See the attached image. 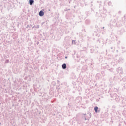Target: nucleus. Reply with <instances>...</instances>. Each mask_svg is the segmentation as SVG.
Instances as JSON below:
<instances>
[{"label": "nucleus", "instance_id": "7ed1b4c3", "mask_svg": "<svg viewBox=\"0 0 126 126\" xmlns=\"http://www.w3.org/2000/svg\"><path fill=\"white\" fill-rule=\"evenodd\" d=\"M30 5H32L33 3H34V0H30L29 1Z\"/></svg>", "mask_w": 126, "mask_h": 126}, {"label": "nucleus", "instance_id": "f257e3e1", "mask_svg": "<svg viewBox=\"0 0 126 126\" xmlns=\"http://www.w3.org/2000/svg\"><path fill=\"white\" fill-rule=\"evenodd\" d=\"M39 14L40 16H44V12L43 11H40Z\"/></svg>", "mask_w": 126, "mask_h": 126}, {"label": "nucleus", "instance_id": "20e7f679", "mask_svg": "<svg viewBox=\"0 0 126 126\" xmlns=\"http://www.w3.org/2000/svg\"><path fill=\"white\" fill-rule=\"evenodd\" d=\"M98 109H99V108L97 106L94 107V111H95V113H98Z\"/></svg>", "mask_w": 126, "mask_h": 126}, {"label": "nucleus", "instance_id": "f03ea898", "mask_svg": "<svg viewBox=\"0 0 126 126\" xmlns=\"http://www.w3.org/2000/svg\"><path fill=\"white\" fill-rule=\"evenodd\" d=\"M62 68H63V69H65V68H66V64H63L62 65Z\"/></svg>", "mask_w": 126, "mask_h": 126}]
</instances>
